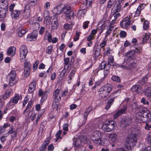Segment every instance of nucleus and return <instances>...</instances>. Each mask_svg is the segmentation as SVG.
<instances>
[{
  "mask_svg": "<svg viewBox=\"0 0 151 151\" xmlns=\"http://www.w3.org/2000/svg\"><path fill=\"white\" fill-rule=\"evenodd\" d=\"M136 118L137 120L141 122H149L151 120V113L147 108L144 107L139 109L136 113Z\"/></svg>",
  "mask_w": 151,
  "mask_h": 151,
  "instance_id": "nucleus-1",
  "label": "nucleus"
},
{
  "mask_svg": "<svg viewBox=\"0 0 151 151\" xmlns=\"http://www.w3.org/2000/svg\"><path fill=\"white\" fill-rule=\"evenodd\" d=\"M137 142V139L135 135L134 136L128 137L126 139L125 144L126 148L128 150H131L135 145Z\"/></svg>",
  "mask_w": 151,
  "mask_h": 151,
  "instance_id": "nucleus-2",
  "label": "nucleus"
},
{
  "mask_svg": "<svg viewBox=\"0 0 151 151\" xmlns=\"http://www.w3.org/2000/svg\"><path fill=\"white\" fill-rule=\"evenodd\" d=\"M116 122L113 121L104 122L102 127V129L105 132H110L114 129Z\"/></svg>",
  "mask_w": 151,
  "mask_h": 151,
  "instance_id": "nucleus-3",
  "label": "nucleus"
},
{
  "mask_svg": "<svg viewBox=\"0 0 151 151\" xmlns=\"http://www.w3.org/2000/svg\"><path fill=\"white\" fill-rule=\"evenodd\" d=\"M132 119L130 117L125 116L123 117L121 120L120 126L123 129H125L130 124Z\"/></svg>",
  "mask_w": 151,
  "mask_h": 151,
  "instance_id": "nucleus-4",
  "label": "nucleus"
},
{
  "mask_svg": "<svg viewBox=\"0 0 151 151\" xmlns=\"http://www.w3.org/2000/svg\"><path fill=\"white\" fill-rule=\"evenodd\" d=\"M63 12L65 14V16L68 20L73 18V12L71 11V8L69 6H63L62 12Z\"/></svg>",
  "mask_w": 151,
  "mask_h": 151,
  "instance_id": "nucleus-5",
  "label": "nucleus"
},
{
  "mask_svg": "<svg viewBox=\"0 0 151 151\" xmlns=\"http://www.w3.org/2000/svg\"><path fill=\"white\" fill-rule=\"evenodd\" d=\"M16 76V73L14 71L12 70L9 73V85L10 86H12L17 83V81L15 79Z\"/></svg>",
  "mask_w": 151,
  "mask_h": 151,
  "instance_id": "nucleus-6",
  "label": "nucleus"
},
{
  "mask_svg": "<svg viewBox=\"0 0 151 151\" xmlns=\"http://www.w3.org/2000/svg\"><path fill=\"white\" fill-rule=\"evenodd\" d=\"M92 140L95 143H99V140L101 139V132L99 131H96L93 132L91 136Z\"/></svg>",
  "mask_w": 151,
  "mask_h": 151,
  "instance_id": "nucleus-7",
  "label": "nucleus"
},
{
  "mask_svg": "<svg viewBox=\"0 0 151 151\" xmlns=\"http://www.w3.org/2000/svg\"><path fill=\"white\" fill-rule=\"evenodd\" d=\"M37 31L35 30L32 31L31 34L28 35L27 39L30 41H35L37 40Z\"/></svg>",
  "mask_w": 151,
  "mask_h": 151,
  "instance_id": "nucleus-8",
  "label": "nucleus"
},
{
  "mask_svg": "<svg viewBox=\"0 0 151 151\" xmlns=\"http://www.w3.org/2000/svg\"><path fill=\"white\" fill-rule=\"evenodd\" d=\"M117 91H116L114 92L111 93L110 95L111 96H113V98L109 99L108 100V101L107 103V104L105 108L106 109H108L110 107L111 105L113 104V103L114 101V99L115 97H116L117 95H115Z\"/></svg>",
  "mask_w": 151,
  "mask_h": 151,
  "instance_id": "nucleus-9",
  "label": "nucleus"
},
{
  "mask_svg": "<svg viewBox=\"0 0 151 151\" xmlns=\"http://www.w3.org/2000/svg\"><path fill=\"white\" fill-rule=\"evenodd\" d=\"M131 24L130 19L128 17H126L124 18L120 23V25L124 28L128 27Z\"/></svg>",
  "mask_w": 151,
  "mask_h": 151,
  "instance_id": "nucleus-10",
  "label": "nucleus"
},
{
  "mask_svg": "<svg viewBox=\"0 0 151 151\" xmlns=\"http://www.w3.org/2000/svg\"><path fill=\"white\" fill-rule=\"evenodd\" d=\"M20 57L21 58L23 59L26 57V56L28 53V50L26 47L24 45H22L20 49Z\"/></svg>",
  "mask_w": 151,
  "mask_h": 151,
  "instance_id": "nucleus-11",
  "label": "nucleus"
},
{
  "mask_svg": "<svg viewBox=\"0 0 151 151\" xmlns=\"http://www.w3.org/2000/svg\"><path fill=\"white\" fill-rule=\"evenodd\" d=\"M59 92L60 91L58 88L54 92L53 96L55 103L58 102L61 100V95L60 94Z\"/></svg>",
  "mask_w": 151,
  "mask_h": 151,
  "instance_id": "nucleus-12",
  "label": "nucleus"
},
{
  "mask_svg": "<svg viewBox=\"0 0 151 151\" xmlns=\"http://www.w3.org/2000/svg\"><path fill=\"white\" fill-rule=\"evenodd\" d=\"M121 7L120 4H115L112 9L111 14L113 15L115 14L116 13L119 12L121 10Z\"/></svg>",
  "mask_w": 151,
  "mask_h": 151,
  "instance_id": "nucleus-13",
  "label": "nucleus"
},
{
  "mask_svg": "<svg viewBox=\"0 0 151 151\" xmlns=\"http://www.w3.org/2000/svg\"><path fill=\"white\" fill-rule=\"evenodd\" d=\"M63 6L62 4L58 5L54 9V13L56 15H58L62 13Z\"/></svg>",
  "mask_w": 151,
  "mask_h": 151,
  "instance_id": "nucleus-14",
  "label": "nucleus"
},
{
  "mask_svg": "<svg viewBox=\"0 0 151 151\" xmlns=\"http://www.w3.org/2000/svg\"><path fill=\"white\" fill-rule=\"evenodd\" d=\"M21 12L19 10H15L11 12V16L13 19H17L21 14Z\"/></svg>",
  "mask_w": 151,
  "mask_h": 151,
  "instance_id": "nucleus-15",
  "label": "nucleus"
},
{
  "mask_svg": "<svg viewBox=\"0 0 151 151\" xmlns=\"http://www.w3.org/2000/svg\"><path fill=\"white\" fill-rule=\"evenodd\" d=\"M17 131L14 129L13 127L11 126L10 127V129L8 132V134H11V139H13L16 137L17 134Z\"/></svg>",
  "mask_w": 151,
  "mask_h": 151,
  "instance_id": "nucleus-16",
  "label": "nucleus"
},
{
  "mask_svg": "<svg viewBox=\"0 0 151 151\" xmlns=\"http://www.w3.org/2000/svg\"><path fill=\"white\" fill-rule=\"evenodd\" d=\"M36 86V83L35 81L31 82L29 85L28 91L29 93H31L33 92L35 89Z\"/></svg>",
  "mask_w": 151,
  "mask_h": 151,
  "instance_id": "nucleus-17",
  "label": "nucleus"
},
{
  "mask_svg": "<svg viewBox=\"0 0 151 151\" xmlns=\"http://www.w3.org/2000/svg\"><path fill=\"white\" fill-rule=\"evenodd\" d=\"M7 11V9H0V18H1L0 20L1 21H4V19L3 18L5 17Z\"/></svg>",
  "mask_w": 151,
  "mask_h": 151,
  "instance_id": "nucleus-18",
  "label": "nucleus"
},
{
  "mask_svg": "<svg viewBox=\"0 0 151 151\" xmlns=\"http://www.w3.org/2000/svg\"><path fill=\"white\" fill-rule=\"evenodd\" d=\"M20 97L18 95L15 96L13 98H12L10 99L9 102V105H13V104L17 103Z\"/></svg>",
  "mask_w": 151,
  "mask_h": 151,
  "instance_id": "nucleus-19",
  "label": "nucleus"
},
{
  "mask_svg": "<svg viewBox=\"0 0 151 151\" xmlns=\"http://www.w3.org/2000/svg\"><path fill=\"white\" fill-rule=\"evenodd\" d=\"M54 21H52L51 22V29H56L58 27V22L57 19H55V20L54 19Z\"/></svg>",
  "mask_w": 151,
  "mask_h": 151,
  "instance_id": "nucleus-20",
  "label": "nucleus"
},
{
  "mask_svg": "<svg viewBox=\"0 0 151 151\" xmlns=\"http://www.w3.org/2000/svg\"><path fill=\"white\" fill-rule=\"evenodd\" d=\"M12 91V89L10 88L5 91L4 94L2 96V98L4 100H6L9 97Z\"/></svg>",
  "mask_w": 151,
  "mask_h": 151,
  "instance_id": "nucleus-21",
  "label": "nucleus"
},
{
  "mask_svg": "<svg viewBox=\"0 0 151 151\" xmlns=\"http://www.w3.org/2000/svg\"><path fill=\"white\" fill-rule=\"evenodd\" d=\"M101 21L99 22L97 26V31H99L101 30V31L99 34H101L103 31L105 29L106 27L104 26V24L103 22H101Z\"/></svg>",
  "mask_w": 151,
  "mask_h": 151,
  "instance_id": "nucleus-22",
  "label": "nucleus"
},
{
  "mask_svg": "<svg viewBox=\"0 0 151 151\" xmlns=\"http://www.w3.org/2000/svg\"><path fill=\"white\" fill-rule=\"evenodd\" d=\"M101 88L103 89V90L105 91L106 92L108 93L109 94L112 90L111 86L110 84H108L105 85Z\"/></svg>",
  "mask_w": 151,
  "mask_h": 151,
  "instance_id": "nucleus-23",
  "label": "nucleus"
},
{
  "mask_svg": "<svg viewBox=\"0 0 151 151\" xmlns=\"http://www.w3.org/2000/svg\"><path fill=\"white\" fill-rule=\"evenodd\" d=\"M8 3L6 1H1L0 3V9H8Z\"/></svg>",
  "mask_w": 151,
  "mask_h": 151,
  "instance_id": "nucleus-24",
  "label": "nucleus"
},
{
  "mask_svg": "<svg viewBox=\"0 0 151 151\" xmlns=\"http://www.w3.org/2000/svg\"><path fill=\"white\" fill-rule=\"evenodd\" d=\"M103 89L101 88L99 91V94L102 98H105L109 95V94L104 90H103Z\"/></svg>",
  "mask_w": 151,
  "mask_h": 151,
  "instance_id": "nucleus-25",
  "label": "nucleus"
},
{
  "mask_svg": "<svg viewBox=\"0 0 151 151\" xmlns=\"http://www.w3.org/2000/svg\"><path fill=\"white\" fill-rule=\"evenodd\" d=\"M16 48L14 47H11L9 48L7 51V53L9 55H14L16 51Z\"/></svg>",
  "mask_w": 151,
  "mask_h": 151,
  "instance_id": "nucleus-26",
  "label": "nucleus"
},
{
  "mask_svg": "<svg viewBox=\"0 0 151 151\" xmlns=\"http://www.w3.org/2000/svg\"><path fill=\"white\" fill-rule=\"evenodd\" d=\"M135 53L134 50H132L127 53L126 56L129 59H133L134 57Z\"/></svg>",
  "mask_w": 151,
  "mask_h": 151,
  "instance_id": "nucleus-27",
  "label": "nucleus"
},
{
  "mask_svg": "<svg viewBox=\"0 0 151 151\" xmlns=\"http://www.w3.org/2000/svg\"><path fill=\"white\" fill-rule=\"evenodd\" d=\"M108 64L107 65H109L111 66H114L115 65L114 62V58L112 56H110L108 58Z\"/></svg>",
  "mask_w": 151,
  "mask_h": 151,
  "instance_id": "nucleus-28",
  "label": "nucleus"
},
{
  "mask_svg": "<svg viewBox=\"0 0 151 151\" xmlns=\"http://www.w3.org/2000/svg\"><path fill=\"white\" fill-rule=\"evenodd\" d=\"M32 101H30L28 103V105L27 106L26 109L23 111V114H24L27 111V112H28L29 111L30 112V110L32 107Z\"/></svg>",
  "mask_w": 151,
  "mask_h": 151,
  "instance_id": "nucleus-29",
  "label": "nucleus"
},
{
  "mask_svg": "<svg viewBox=\"0 0 151 151\" xmlns=\"http://www.w3.org/2000/svg\"><path fill=\"white\" fill-rule=\"evenodd\" d=\"M146 96L148 98H151V87H149L146 88L145 91Z\"/></svg>",
  "mask_w": 151,
  "mask_h": 151,
  "instance_id": "nucleus-30",
  "label": "nucleus"
},
{
  "mask_svg": "<svg viewBox=\"0 0 151 151\" xmlns=\"http://www.w3.org/2000/svg\"><path fill=\"white\" fill-rule=\"evenodd\" d=\"M109 138L113 142H116L117 140L116 135L114 133L109 134Z\"/></svg>",
  "mask_w": 151,
  "mask_h": 151,
  "instance_id": "nucleus-31",
  "label": "nucleus"
},
{
  "mask_svg": "<svg viewBox=\"0 0 151 151\" xmlns=\"http://www.w3.org/2000/svg\"><path fill=\"white\" fill-rule=\"evenodd\" d=\"M91 109L92 108L91 107H89L86 109L85 112L84 114V117L86 120L87 119L88 115Z\"/></svg>",
  "mask_w": 151,
  "mask_h": 151,
  "instance_id": "nucleus-32",
  "label": "nucleus"
},
{
  "mask_svg": "<svg viewBox=\"0 0 151 151\" xmlns=\"http://www.w3.org/2000/svg\"><path fill=\"white\" fill-rule=\"evenodd\" d=\"M81 143V140L79 139H77L76 140H74L73 144L75 146L78 147L80 145Z\"/></svg>",
  "mask_w": 151,
  "mask_h": 151,
  "instance_id": "nucleus-33",
  "label": "nucleus"
},
{
  "mask_svg": "<svg viewBox=\"0 0 151 151\" xmlns=\"http://www.w3.org/2000/svg\"><path fill=\"white\" fill-rule=\"evenodd\" d=\"M86 12V10L81 9L79 10L77 13L78 15L79 16H83Z\"/></svg>",
  "mask_w": 151,
  "mask_h": 151,
  "instance_id": "nucleus-34",
  "label": "nucleus"
},
{
  "mask_svg": "<svg viewBox=\"0 0 151 151\" xmlns=\"http://www.w3.org/2000/svg\"><path fill=\"white\" fill-rule=\"evenodd\" d=\"M24 76L27 77L28 76L29 74V67H24Z\"/></svg>",
  "mask_w": 151,
  "mask_h": 151,
  "instance_id": "nucleus-35",
  "label": "nucleus"
},
{
  "mask_svg": "<svg viewBox=\"0 0 151 151\" xmlns=\"http://www.w3.org/2000/svg\"><path fill=\"white\" fill-rule=\"evenodd\" d=\"M79 2L80 3L82 4L84 6H86L88 3H89V4H90L91 2L89 0H80Z\"/></svg>",
  "mask_w": 151,
  "mask_h": 151,
  "instance_id": "nucleus-36",
  "label": "nucleus"
},
{
  "mask_svg": "<svg viewBox=\"0 0 151 151\" xmlns=\"http://www.w3.org/2000/svg\"><path fill=\"white\" fill-rule=\"evenodd\" d=\"M111 79L114 81H115L117 82H121V79L120 78L117 76H112Z\"/></svg>",
  "mask_w": 151,
  "mask_h": 151,
  "instance_id": "nucleus-37",
  "label": "nucleus"
},
{
  "mask_svg": "<svg viewBox=\"0 0 151 151\" xmlns=\"http://www.w3.org/2000/svg\"><path fill=\"white\" fill-rule=\"evenodd\" d=\"M29 2L27 3L24 7V12H29V10L30 9Z\"/></svg>",
  "mask_w": 151,
  "mask_h": 151,
  "instance_id": "nucleus-38",
  "label": "nucleus"
},
{
  "mask_svg": "<svg viewBox=\"0 0 151 151\" xmlns=\"http://www.w3.org/2000/svg\"><path fill=\"white\" fill-rule=\"evenodd\" d=\"M127 109V106H124L119 110L122 114H125L126 113Z\"/></svg>",
  "mask_w": 151,
  "mask_h": 151,
  "instance_id": "nucleus-39",
  "label": "nucleus"
},
{
  "mask_svg": "<svg viewBox=\"0 0 151 151\" xmlns=\"http://www.w3.org/2000/svg\"><path fill=\"white\" fill-rule=\"evenodd\" d=\"M26 32L25 29H21L18 32V36L19 37H22Z\"/></svg>",
  "mask_w": 151,
  "mask_h": 151,
  "instance_id": "nucleus-40",
  "label": "nucleus"
},
{
  "mask_svg": "<svg viewBox=\"0 0 151 151\" xmlns=\"http://www.w3.org/2000/svg\"><path fill=\"white\" fill-rule=\"evenodd\" d=\"M147 80V77H145L142 78V80L139 81L138 82V83L140 85H143L145 83Z\"/></svg>",
  "mask_w": 151,
  "mask_h": 151,
  "instance_id": "nucleus-41",
  "label": "nucleus"
},
{
  "mask_svg": "<svg viewBox=\"0 0 151 151\" xmlns=\"http://www.w3.org/2000/svg\"><path fill=\"white\" fill-rule=\"evenodd\" d=\"M149 37L150 35L149 34L145 35L143 38L142 42V44H143L144 43L146 42L149 40Z\"/></svg>",
  "mask_w": 151,
  "mask_h": 151,
  "instance_id": "nucleus-42",
  "label": "nucleus"
},
{
  "mask_svg": "<svg viewBox=\"0 0 151 151\" xmlns=\"http://www.w3.org/2000/svg\"><path fill=\"white\" fill-rule=\"evenodd\" d=\"M33 26L34 28V29H35V30L38 29L40 27V24L38 22H36L34 23L33 24Z\"/></svg>",
  "mask_w": 151,
  "mask_h": 151,
  "instance_id": "nucleus-43",
  "label": "nucleus"
},
{
  "mask_svg": "<svg viewBox=\"0 0 151 151\" xmlns=\"http://www.w3.org/2000/svg\"><path fill=\"white\" fill-rule=\"evenodd\" d=\"M114 1V0H109L108 3L107 8L109 9L111 8L113 5Z\"/></svg>",
  "mask_w": 151,
  "mask_h": 151,
  "instance_id": "nucleus-44",
  "label": "nucleus"
},
{
  "mask_svg": "<svg viewBox=\"0 0 151 151\" xmlns=\"http://www.w3.org/2000/svg\"><path fill=\"white\" fill-rule=\"evenodd\" d=\"M53 49V47L52 46H48L47 48L46 52L48 54H51L52 52Z\"/></svg>",
  "mask_w": 151,
  "mask_h": 151,
  "instance_id": "nucleus-45",
  "label": "nucleus"
},
{
  "mask_svg": "<svg viewBox=\"0 0 151 151\" xmlns=\"http://www.w3.org/2000/svg\"><path fill=\"white\" fill-rule=\"evenodd\" d=\"M134 52L135 53H141L142 52V47H135V50H134Z\"/></svg>",
  "mask_w": 151,
  "mask_h": 151,
  "instance_id": "nucleus-46",
  "label": "nucleus"
},
{
  "mask_svg": "<svg viewBox=\"0 0 151 151\" xmlns=\"http://www.w3.org/2000/svg\"><path fill=\"white\" fill-rule=\"evenodd\" d=\"M149 22L147 21H145L143 23V29L146 30L149 27Z\"/></svg>",
  "mask_w": 151,
  "mask_h": 151,
  "instance_id": "nucleus-47",
  "label": "nucleus"
},
{
  "mask_svg": "<svg viewBox=\"0 0 151 151\" xmlns=\"http://www.w3.org/2000/svg\"><path fill=\"white\" fill-rule=\"evenodd\" d=\"M72 25L71 24H70L67 23L64 25L63 27L65 29H71L72 28Z\"/></svg>",
  "mask_w": 151,
  "mask_h": 151,
  "instance_id": "nucleus-48",
  "label": "nucleus"
},
{
  "mask_svg": "<svg viewBox=\"0 0 151 151\" xmlns=\"http://www.w3.org/2000/svg\"><path fill=\"white\" fill-rule=\"evenodd\" d=\"M142 88L141 86L139 85H138L137 87V90L136 92L138 94L141 93L142 92Z\"/></svg>",
  "mask_w": 151,
  "mask_h": 151,
  "instance_id": "nucleus-49",
  "label": "nucleus"
},
{
  "mask_svg": "<svg viewBox=\"0 0 151 151\" xmlns=\"http://www.w3.org/2000/svg\"><path fill=\"white\" fill-rule=\"evenodd\" d=\"M122 114L121 112L119 111H117L114 114V119H116L121 114Z\"/></svg>",
  "mask_w": 151,
  "mask_h": 151,
  "instance_id": "nucleus-50",
  "label": "nucleus"
},
{
  "mask_svg": "<svg viewBox=\"0 0 151 151\" xmlns=\"http://www.w3.org/2000/svg\"><path fill=\"white\" fill-rule=\"evenodd\" d=\"M89 22V21H88L84 22L83 23V28L84 29H86L88 27V25Z\"/></svg>",
  "mask_w": 151,
  "mask_h": 151,
  "instance_id": "nucleus-51",
  "label": "nucleus"
},
{
  "mask_svg": "<svg viewBox=\"0 0 151 151\" xmlns=\"http://www.w3.org/2000/svg\"><path fill=\"white\" fill-rule=\"evenodd\" d=\"M141 102L144 104L148 105L149 104V102L146 100L145 98H142L141 100Z\"/></svg>",
  "mask_w": 151,
  "mask_h": 151,
  "instance_id": "nucleus-52",
  "label": "nucleus"
},
{
  "mask_svg": "<svg viewBox=\"0 0 151 151\" xmlns=\"http://www.w3.org/2000/svg\"><path fill=\"white\" fill-rule=\"evenodd\" d=\"M126 32L124 31H121L119 33L120 37L122 38L124 37L126 35Z\"/></svg>",
  "mask_w": 151,
  "mask_h": 151,
  "instance_id": "nucleus-53",
  "label": "nucleus"
},
{
  "mask_svg": "<svg viewBox=\"0 0 151 151\" xmlns=\"http://www.w3.org/2000/svg\"><path fill=\"white\" fill-rule=\"evenodd\" d=\"M29 99L28 98L27 96H26L24 99V101L23 102V106H24L25 105L27 104L28 101Z\"/></svg>",
  "mask_w": 151,
  "mask_h": 151,
  "instance_id": "nucleus-54",
  "label": "nucleus"
},
{
  "mask_svg": "<svg viewBox=\"0 0 151 151\" xmlns=\"http://www.w3.org/2000/svg\"><path fill=\"white\" fill-rule=\"evenodd\" d=\"M145 6L146 5L144 4H141L138 7L137 9H138V10H139L141 11L142 9L144 8Z\"/></svg>",
  "mask_w": 151,
  "mask_h": 151,
  "instance_id": "nucleus-55",
  "label": "nucleus"
},
{
  "mask_svg": "<svg viewBox=\"0 0 151 151\" xmlns=\"http://www.w3.org/2000/svg\"><path fill=\"white\" fill-rule=\"evenodd\" d=\"M107 51H106V54L108 56H110L112 52V50L111 49L110 47H107Z\"/></svg>",
  "mask_w": 151,
  "mask_h": 151,
  "instance_id": "nucleus-56",
  "label": "nucleus"
},
{
  "mask_svg": "<svg viewBox=\"0 0 151 151\" xmlns=\"http://www.w3.org/2000/svg\"><path fill=\"white\" fill-rule=\"evenodd\" d=\"M100 53V50L99 48H96L95 52V55L98 57Z\"/></svg>",
  "mask_w": 151,
  "mask_h": 151,
  "instance_id": "nucleus-57",
  "label": "nucleus"
},
{
  "mask_svg": "<svg viewBox=\"0 0 151 151\" xmlns=\"http://www.w3.org/2000/svg\"><path fill=\"white\" fill-rule=\"evenodd\" d=\"M76 37H74V41H76L78 40L79 39V37L80 36V34L78 31H76Z\"/></svg>",
  "mask_w": 151,
  "mask_h": 151,
  "instance_id": "nucleus-58",
  "label": "nucleus"
},
{
  "mask_svg": "<svg viewBox=\"0 0 151 151\" xmlns=\"http://www.w3.org/2000/svg\"><path fill=\"white\" fill-rule=\"evenodd\" d=\"M69 124H64L63 126V130L65 131H67L68 130V127Z\"/></svg>",
  "mask_w": 151,
  "mask_h": 151,
  "instance_id": "nucleus-59",
  "label": "nucleus"
},
{
  "mask_svg": "<svg viewBox=\"0 0 151 151\" xmlns=\"http://www.w3.org/2000/svg\"><path fill=\"white\" fill-rule=\"evenodd\" d=\"M45 30V27H41L40 29V30L39 33L40 35H42Z\"/></svg>",
  "mask_w": 151,
  "mask_h": 151,
  "instance_id": "nucleus-60",
  "label": "nucleus"
},
{
  "mask_svg": "<svg viewBox=\"0 0 151 151\" xmlns=\"http://www.w3.org/2000/svg\"><path fill=\"white\" fill-rule=\"evenodd\" d=\"M138 85H134L131 88V90L132 92H135L137 91V87Z\"/></svg>",
  "mask_w": 151,
  "mask_h": 151,
  "instance_id": "nucleus-61",
  "label": "nucleus"
},
{
  "mask_svg": "<svg viewBox=\"0 0 151 151\" xmlns=\"http://www.w3.org/2000/svg\"><path fill=\"white\" fill-rule=\"evenodd\" d=\"M106 39L105 38L104 40L100 44V46L101 47L103 48L105 46V45H106V41L107 40H105Z\"/></svg>",
  "mask_w": 151,
  "mask_h": 151,
  "instance_id": "nucleus-62",
  "label": "nucleus"
},
{
  "mask_svg": "<svg viewBox=\"0 0 151 151\" xmlns=\"http://www.w3.org/2000/svg\"><path fill=\"white\" fill-rule=\"evenodd\" d=\"M62 132V131L61 130H59L56 134L55 136L56 137H59V138H61V137H60V134Z\"/></svg>",
  "mask_w": 151,
  "mask_h": 151,
  "instance_id": "nucleus-63",
  "label": "nucleus"
},
{
  "mask_svg": "<svg viewBox=\"0 0 151 151\" xmlns=\"http://www.w3.org/2000/svg\"><path fill=\"white\" fill-rule=\"evenodd\" d=\"M141 151H151V147L147 146Z\"/></svg>",
  "mask_w": 151,
  "mask_h": 151,
  "instance_id": "nucleus-64",
  "label": "nucleus"
}]
</instances>
